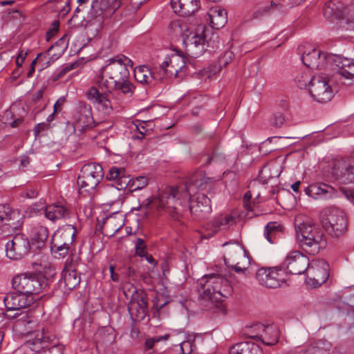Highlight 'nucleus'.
Masks as SVG:
<instances>
[{
	"mask_svg": "<svg viewBox=\"0 0 354 354\" xmlns=\"http://www.w3.org/2000/svg\"><path fill=\"white\" fill-rule=\"evenodd\" d=\"M210 183V178H206L202 171H198L190 175L184 187H167L160 192L158 197L148 198L140 206L147 209L153 204L158 209L165 211L177 220L185 209L183 202L189 197L191 214L195 218L203 219L212 212L210 199L204 194L194 196L197 191L206 189Z\"/></svg>",
	"mask_w": 354,
	"mask_h": 354,
	"instance_id": "nucleus-1",
	"label": "nucleus"
},
{
	"mask_svg": "<svg viewBox=\"0 0 354 354\" xmlns=\"http://www.w3.org/2000/svg\"><path fill=\"white\" fill-rule=\"evenodd\" d=\"M115 57L109 59L106 64L93 78V85L86 92L87 99L97 104L104 113L109 114L113 107L107 93L120 91L124 95H132L133 85L129 81V71L124 64H120Z\"/></svg>",
	"mask_w": 354,
	"mask_h": 354,
	"instance_id": "nucleus-2",
	"label": "nucleus"
},
{
	"mask_svg": "<svg viewBox=\"0 0 354 354\" xmlns=\"http://www.w3.org/2000/svg\"><path fill=\"white\" fill-rule=\"evenodd\" d=\"M198 286L199 299L207 308L221 302L232 292L228 280L218 274L203 276L198 280Z\"/></svg>",
	"mask_w": 354,
	"mask_h": 354,
	"instance_id": "nucleus-3",
	"label": "nucleus"
},
{
	"mask_svg": "<svg viewBox=\"0 0 354 354\" xmlns=\"http://www.w3.org/2000/svg\"><path fill=\"white\" fill-rule=\"evenodd\" d=\"M295 230L301 248L310 255H315L327 245L326 237L323 230L306 221L295 224Z\"/></svg>",
	"mask_w": 354,
	"mask_h": 354,
	"instance_id": "nucleus-4",
	"label": "nucleus"
},
{
	"mask_svg": "<svg viewBox=\"0 0 354 354\" xmlns=\"http://www.w3.org/2000/svg\"><path fill=\"white\" fill-rule=\"evenodd\" d=\"M29 336L30 338L23 345L26 354H63L62 345L50 346V342L55 336L44 328L30 332Z\"/></svg>",
	"mask_w": 354,
	"mask_h": 354,
	"instance_id": "nucleus-5",
	"label": "nucleus"
},
{
	"mask_svg": "<svg viewBox=\"0 0 354 354\" xmlns=\"http://www.w3.org/2000/svg\"><path fill=\"white\" fill-rule=\"evenodd\" d=\"M12 286L17 292L32 297L44 290L48 286V281L41 274L26 272L15 276Z\"/></svg>",
	"mask_w": 354,
	"mask_h": 354,
	"instance_id": "nucleus-6",
	"label": "nucleus"
},
{
	"mask_svg": "<svg viewBox=\"0 0 354 354\" xmlns=\"http://www.w3.org/2000/svg\"><path fill=\"white\" fill-rule=\"evenodd\" d=\"M324 15L328 20L341 19L346 30H354V8H346L339 0H330L324 7Z\"/></svg>",
	"mask_w": 354,
	"mask_h": 354,
	"instance_id": "nucleus-7",
	"label": "nucleus"
},
{
	"mask_svg": "<svg viewBox=\"0 0 354 354\" xmlns=\"http://www.w3.org/2000/svg\"><path fill=\"white\" fill-rule=\"evenodd\" d=\"M104 176L102 167L95 162L84 165L77 177V183L81 194H90L100 183Z\"/></svg>",
	"mask_w": 354,
	"mask_h": 354,
	"instance_id": "nucleus-8",
	"label": "nucleus"
},
{
	"mask_svg": "<svg viewBox=\"0 0 354 354\" xmlns=\"http://www.w3.org/2000/svg\"><path fill=\"white\" fill-rule=\"evenodd\" d=\"M223 246H228L224 257L225 265L237 273L244 274L250 261L243 246L239 243H225Z\"/></svg>",
	"mask_w": 354,
	"mask_h": 354,
	"instance_id": "nucleus-9",
	"label": "nucleus"
},
{
	"mask_svg": "<svg viewBox=\"0 0 354 354\" xmlns=\"http://www.w3.org/2000/svg\"><path fill=\"white\" fill-rule=\"evenodd\" d=\"M322 225L332 236L339 237L347 231L348 220L344 212L337 208H330L326 216L322 218Z\"/></svg>",
	"mask_w": 354,
	"mask_h": 354,
	"instance_id": "nucleus-10",
	"label": "nucleus"
},
{
	"mask_svg": "<svg viewBox=\"0 0 354 354\" xmlns=\"http://www.w3.org/2000/svg\"><path fill=\"white\" fill-rule=\"evenodd\" d=\"M76 233V227L72 225H66L59 228L51 238V250L64 257L74 243Z\"/></svg>",
	"mask_w": 354,
	"mask_h": 354,
	"instance_id": "nucleus-11",
	"label": "nucleus"
},
{
	"mask_svg": "<svg viewBox=\"0 0 354 354\" xmlns=\"http://www.w3.org/2000/svg\"><path fill=\"white\" fill-rule=\"evenodd\" d=\"M162 75V80L166 77L182 78L185 72V58L179 50H176L158 67Z\"/></svg>",
	"mask_w": 354,
	"mask_h": 354,
	"instance_id": "nucleus-12",
	"label": "nucleus"
},
{
	"mask_svg": "<svg viewBox=\"0 0 354 354\" xmlns=\"http://www.w3.org/2000/svg\"><path fill=\"white\" fill-rule=\"evenodd\" d=\"M30 248L28 238L24 234L17 233L6 244V256L10 259L19 260L27 256Z\"/></svg>",
	"mask_w": 354,
	"mask_h": 354,
	"instance_id": "nucleus-13",
	"label": "nucleus"
},
{
	"mask_svg": "<svg viewBox=\"0 0 354 354\" xmlns=\"http://www.w3.org/2000/svg\"><path fill=\"white\" fill-rule=\"evenodd\" d=\"M311 97L319 103H326L334 96L333 90L329 84L327 77L315 75L313 83L309 88Z\"/></svg>",
	"mask_w": 354,
	"mask_h": 354,
	"instance_id": "nucleus-14",
	"label": "nucleus"
},
{
	"mask_svg": "<svg viewBox=\"0 0 354 354\" xmlns=\"http://www.w3.org/2000/svg\"><path fill=\"white\" fill-rule=\"evenodd\" d=\"M309 266L308 258L299 251L290 252L280 265V270L292 274H301Z\"/></svg>",
	"mask_w": 354,
	"mask_h": 354,
	"instance_id": "nucleus-15",
	"label": "nucleus"
},
{
	"mask_svg": "<svg viewBox=\"0 0 354 354\" xmlns=\"http://www.w3.org/2000/svg\"><path fill=\"white\" fill-rule=\"evenodd\" d=\"M334 62L333 70L336 75L344 84L354 83V59L335 56L333 58Z\"/></svg>",
	"mask_w": 354,
	"mask_h": 354,
	"instance_id": "nucleus-16",
	"label": "nucleus"
},
{
	"mask_svg": "<svg viewBox=\"0 0 354 354\" xmlns=\"http://www.w3.org/2000/svg\"><path fill=\"white\" fill-rule=\"evenodd\" d=\"M280 266L274 268H259L256 273V278L259 283L266 288H277L284 282L283 279L279 278Z\"/></svg>",
	"mask_w": 354,
	"mask_h": 354,
	"instance_id": "nucleus-17",
	"label": "nucleus"
},
{
	"mask_svg": "<svg viewBox=\"0 0 354 354\" xmlns=\"http://www.w3.org/2000/svg\"><path fill=\"white\" fill-rule=\"evenodd\" d=\"M75 127L79 131L91 128L94 124L91 106L86 102H80L74 115Z\"/></svg>",
	"mask_w": 354,
	"mask_h": 354,
	"instance_id": "nucleus-18",
	"label": "nucleus"
},
{
	"mask_svg": "<svg viewBox=\"0 0 354 354\" xmlns=\"http://www.w3.org/2000/svg\"><path fill=\"white\" fill-rule=\"evenodd\" d=\"M187 51L192 57H198L203 54L208 46L205 39V36L202 32L198 34L191 32L186 39H184Z\"/></svg>",
	"mask_w": 354,
	"mask_h": 354,
	"instance_id": "nucleus-19",
	"label": "nucleus"
},
{
	"mask_svg": "<svg viewBox=\"0 0 354 354\" xmlns=\"http://www.w3.org/2000/svg\"><path fill=\"white\" fill-rule=\"evenodd\" d=\"M236 218L231 214H220L205 225L206 238L212 237L221 230H227L236 224Z\"/></svg>",
	"mask_w": 354,
	"mask_h": 354,
	"instance_id": "nucleus-20",
	"label": "nucleus"
},
{
	"mask_svg": "<svg viewBox=\"0 0 354 354\" xmlns=\"http://www.w3.org/2000/svg\"><path fill=\"white\" fill-rule=\"evenodd\" d=\"M33 297L17 292H9L3 299L8 311L20 310L28 307L33 302Z\"/></svg>",
	"mask_w": 354,
	"mask_h": 354,
	"instance_id": "nucleus-21",
	"label": "nucleus"
},
{
	"mask_svg": "<svg viewBox=\"0 0 354 354\" xmlns=\"http://www.w3.org/2000/svg\"><path fill=\"white\" fill-rule=\"evenodd\" d=\"M111 0H93L89 12L90 17L102 21L109 18L115 12V9L111 5Z\"/></svg>",
	"mask_w": 354,
	"mask_h": 354,
	"instance_id": "nucleus-22",
	"label": "nucleus"
},
{
	"mask_svg": "<svg viewBox=\"0 0 354 354\" xmlns=\"http://www.w3.org/2000/svg\"><path fill=\"white\" fill-rule=\"evenodd\" d=\"M333 56L328 57L321 50L317 48H310L305 51L301 57V60L307 67L312 69H321L324 67L327 59L333 60Z\"/></svg>",
	"mask_w": 354,
	"mask_h": 354,
	"instance_id": "nucleus-23",
	"label": "nucleus"
},
{
	"mask_svg": "<svg viewBox=\"0 0 354 354\" xmlns=\"http://www.w3.org/2000/svg\"><path fill=\"white\" fill-rule=\"evenodd\" d=\"M332 174L335 179L342 184L354 183V164L348 165L344 160L335 162Z\"/></svg>",
	"mask_w": 354,
	"mask_h": 354,
	"instance_id": "nucleus-24",
	"label": "nucleus"
},
{
	"mask_svg": "<svg viewBox=\"0 0 354 354\" xmlns=\"http://www.w3.org/2000/svg\"><path fill=\"white\" fill-rule=\"evenodd\" d=\"M174 11L182 17L194 15L201 7L200 0H171Z\"/></svg>",
	"mask_w": 354,
	"mask_h": 354,
	"instance_id": "nucleus-25",
	"label": "nucleus"
},
{
	"mask_svg": "<svg viewBox=\"0 0 354 354\" xmlns=\"http://www.w3.org/2000/svg\"><path fill=\"white\" fill-rule=\"evenodd\" d=\"M254 327L263 333L261 335L252 336V338L261 340L263 344L267 346H272L278 342L279 330L275 325L264 326L258 324Z\"/></svg>",
	"mask_w": 354,
	"mask_h": 354,
	"instance_id": "nucleus-26",
	"label": "nucleus"
},
{
	"mask_svg": "<svg viewBox=\"0 0 354 354\" xmlns=\"http://www.w3.org/2000/svg\"><path fill=\"white\" fill-rule=\"evenodd\" d=\"M24 215L20 210L10 207L8 214L3 218L5 223L2 225V230L15 232L21 229L24 224Z\"/></svg>",
	"mask_w": 354,
	"mask_h": 354,
	"instance_id": "nucleus-27",
	"label": "nucleus"
},
{
	"mask_svg": "<svg viewBox=\"0 0 354 354\" xmlns=\"http://www.w3.org/2000/svg\"><path fill=\"white\" fill-rule=\"evenodd\" d=\"M134 77L137 82L142 84H153V81H162V75L158 67L151 71L147 66H140L134 70Z\"/></svg>",
	"mask_w": 354,
	"mask_h": 354,
	"instance_id": "nucleus-28",
	"label": "nucleus"
},
{
	"mask_svg": "<svg viewBox=\"0 0 354 354\" xmlns=\"http://www.w3.org/2000/svg\"><path fill=\"white\" fill-rule=\"evenodd\" d=\"M306 195L314 199H328L335 194L334 188L325 183H313L304 189Z\"/></svg>",
	"mask_w": 354,
	"mask_h": 354,
	"instance_id": "nucleus-29",
	"label": "nucleus"
},
{
	"mask_svg": "<svg viewBox=\"0 0 354 354\" xmlns=\"http://www.w3.org/2000/svg\"><path fill=\"white\" fill-rule=\"evenodd\" d=\"M61 283H64L66 290H73L80 282V274L71 263H66L62 272Z\"/></svg>",
	"mask_w": 354,
	"mask_h": 354,
	"instance_id": "nucleus-30",
	"label": "nucleus"
},
{
	"mask_svg": "<svg viewBox=\"0 0 354 354\" xmlns=\"http://www.w3.org/2000/svg\"><path fill=\"white\" fill-rule=\"evenodd\" d=\"M106 178L109 180L115 181L116 188L118 190L127 188L130 182V178L127 175L126 171L123 167H111L106 176Z\"/></svg>",
	"mask_w": 354,
	"mask_h": 354,
	"instance_id": "nucleus-31",
	"label": "nucleus"
},
{
	"mask_svg": "<svg viewBox=\"0 0 354 354\" xmlns=\"http://www.w3.org/2000/svg\"><path fill=\"white\" fill-rule=\"evenodd\" d=\"M207 17L209 24L216 29L223 27L227 21L226 10L218 6L209 8Z\"/></svg>",
	"mask_w": 354,
	"mask_h": 354,
	"instance_id": "nucleus-32",
	"label": "nucleus"
},
{
	"mask_svg": "<svg viewBox=\"0 0 354 354\" xmlns=\"http://www.w3.org/2000/svg\"><path fill=\"white\" fill-rule=\"evenodd\" d=\"M69 216V209L60 203H53L46 207L45 216L52 221L68 218Z\"/></svg>",
	"mask_w": 354,
	"mask_h": 354,
	"instance_id": "nucleus-33",
	"label": "nucleus"
},
{
	"mask_svg": "<svg viewBox=\"0 0 354 354\" xmlns=\"http://www.w3.org/2000/svg\"><path fill=\"white\" fill-rule=\"evenodd\" d=\"M313 278H309L308 279V283L309 281L313 280L315 283L313 285L320 286L325 283L329 277V266L328 263L322 260L316 264L315 267H313Z\"/></svg>",
	"mask_w": 354,
	"mask_h": 354,
	"instance_id": "nucleus-34",
	"label": "nucleus"
},
{
	"mask_svg": "<svg viewBox=\"0 0 354 354\" xmlns=\"http://www.w3.org/2000/svg\"><path fill=\"white\" fill-rule=\"evenodd\" d=\"M229 354H263V352L260 346L252 342H242L232 346Z\"/></svg>",
	"mask_w": 354,
	"mask_h": 354,
	"instance_id": "nucleus-35",
	"label": "nucleus"
},
{
	"mask_svg": "<svg viewBox=\"0 0 354 354\" xmlns=\"http://www.w3.org/2000/svg\"><path fill=\"white\" fill-rule=\"evenodd\" d=\"M234 57V53L231 50L225 51L218 59V64L211 65L205 68L204 73H206L208 78L219 72L223 66H227Z\"/></svg>",
	"mask_w": 354,
	"mask_h": 354,
	"instance_id": "nucleus-36",
	"label": "nucleus"
},
{
	"mask_svg": "<svg viewBox=\"0 0 354 354\" xmlns=\"http://www.w3.org/2000/svg\"><path fill=\"white\" fill-rule=\"evenodd\" d=\"M30 236L33 245H36L38 249L41 248L48 237V230L47 227L37 225L32 227L30 232Z\"/></svg>",
	"mask_w": 354,
	"mask_h": 354,
	"instance_id": "nucleus-37",
	"label": "nucleus"
},
{
	"mask_svg": "<svg viewBox=\"0 0 354 354\" xmlns=\"http://www.w3.org/2000/svg\"><path fill=\"white\" fill-rule=\"evenodd\" d=\"M283 227L277 222L268 223L264 229V236L270 243H274L278 234L282 231Z\"/></svg>",
	"mask_w": 354,
	"mask_h": 354,
	"instance_id": "nucleus-38",
	"label": "nucleus"
},
{
	"mask_svg": "<svg viewBox=\"0 0 354 354\" xmlns=\"http://www.w3.org/2000/svg\"><path fill=\"white\" fill-rule=\"evenodd\" d=\"M313 79H314V75H312V73L309 71H301L298 73L295 77V82L299 88H308L309 90L313 83Z\"/></svg>",
	"mask_w": 354,
	"mask_h": 354,
	"instance_id": "nucleus-39",
	"label": "nucleus"
},
{
	"mask_svg": "<svg viewBox=\"0 0 354 354\" xmlns=\"http://www.w3.org/2000/svg\"><path fill=\"white\" fill-rule=\"evenodd\" d=\"M131 289L132 295L129 301H133L137 305V307L144 310V312L147 314L148 302L146 297L142 293H138L136 288L133 286Z\"/></svg>",
	"mask_w": 354,
	"mask_h": 354,
	"instance_id": "nucleus-40",
	"label": "nucleus"
},
{
	"mask_svg": "<svg viewBox=\"0 0 354 354\" xmlns=\"http://www.w3.org/2000/svg\"><path fill=\"white\" fill-rule=\"evenodd\" d=\"M148 184L149 178L145 176H140L135 178H130L128 187L131 191H136L146 187Z\"/></svg>",
	"mask_w": 354,
	"mask_h": 354,
	"instance_id": "nucleus-41",
	"label": "nucleus"
},
{
	"mask_svg": "<svg viewBox=\"0 0 354 354\" xmlns=\"http://www.w3.org/2000/svg\"><path fill=\"white\" fill-rule=\"evenodd\" d=\"M128 311L133 319L136 321H142L145 319L146 313L144 310L137 307V305L133 301H129L128 305Z\"/></svg>",
	"mask_w": 354,
	"mask_h": 354,
	"instance_id": "nucleus-42",
	"label": "nucleus"
},
{
	"mask_svg": "<svg viewBox=\"0 0 354 354\" xmlns=\"http://www.w3.org/2000/svg\"><path fill=\"white\" fill-rule=\"evenodd\" d=\"M290 6V4L286 0H272L270 2L269 6H266L262 8L264 12H268L270 11H279L281 12L284 8Z\"/></svg>",
	"mask_w": 354,
	"mask_h": 354,
	"instance_id": "nucleus-43",
	"label": "nucleus"
},
{
	"mask_svg": "<svg viewBox=\"0 0 354 354\" xmlns=\"http://www.w3.org/2000/svg\"><path fill=\"white\" fill-rule=\"evenodd\" d=\"M136 253L138 256L143 258L147 255V245L145 241L141 238H138L135 244Z\"/></svg>",
	"mask_w": 354,
	"mask_h": 354,
	"instance_id": "nucleus-44",
	"label": "nucleus"
},
{
	"mask_svg": "<svg viewBox=\"0 0 354 354\" xmlns=\"http://www.w3.org/2000/svg\"><path fill=\"white\" fill-rule=\"evenodd\" d=\"M77 64L75 63L71 64L70 65L66 66L64 68H61L59 71L53 77V80L57 81L61 77H62L65 74H66L70 71L74 69Z\"/></svg>",
	"mask_w": 354,
	"mask_h": 354,
	"instance_id": "nucleus-45",
	"label": "nucleus"
},
{
	"mask_svg": "<svg viewBox=\"0 0 354 354\" xmlns=\"http://www.w3.org/2000/svg\"><path fill=\"white\" fill-rule=\"evenodd\" d=\"M286 121L285 115L280 112H276L273 114L272 124L276 127H281Z\"/></svg>",
	"mask_w": 354,
	"mask_h": 354,
	"instance_id": "nucleus-46",
	"label": "nucleus"
},
{
	"mask_svg": "<svg viewBox=\"0 0 354 354\" xmlns=\"http://www.w3.org/2000/svg\"><path fill=\"white\" fill-rule=\"evenodd\" d=\"M224 156L218 152L217 149H214L212 151L211 154L207 155V164H210L212 161H220L224 159Z\"/></svg>",
	"mask_w": 354,
	"mask_h": 354,
	"instance_id": "nucleus-47",
	"label": "nucleus"
},
{
	"mask_svg": "<svg viewBox=\"0 0 354 354\" xmlns=\"http://www.w3.org/2000/svg\"><path fill=\"white\" fill-rule=\"evenodd\" d=\"M194 345L191 341H183L180 344V349L183 354H190L194 349Z\"/></svg>",
	"mask_w": 354,
	"mask_h": 354,
	"instance_id": "nucleus-48",
	"label": "nucleus"
},
{
	"mask_svg": "<svg viewBox=\"0 0 354 354\" xmlns=\"http://www.w3.org/2000/svg\"><path fill=\"white\" fill-rule=\"evenodd\" d=\"M38 190L36 187H30L21 192V196L27 198H34L37 196Z\"/></svg>",
	"mask_w": 354,
	"mask_h": 354,
	"instance_id": "nucleus-49",
	"label": "nucleus"
},
{
	"mask_svg": "<svg viewBox=\"0 0 354 354\" xmlns=\"http://www.w3.org/2000/svg\"><path fill=\"white\" fill-rule=\"evenodd\" d=\"M167 339V335H165L163 337L147 339L145 341V347L147 349H151L153 347V346L156 343L159 342L161 339Z\"/></svg>",
	"mask_w": 354,
	"mask_h": 354,
	"instance_id": "nucleus-50",
	"label": "nucleus"
},
{
	"mask_svg": "<svg viewBox=\"0 0 354 354\" xmlns=\"http://www.w3.org/2000/svg\"><path fill=\"white\" fill-rule=\"evenodd\" d=\"M115 219V218L113 215L103 218L102 220V228L103 230L109 228L112 225L114 224Z\"/></svg>",
	"mask_w": 354,
	"mask_h": 354,
	"instance_id": "nucleus-51",
	"label": "nucleus"
},
{
	"mask_svg": "<svg viewBox=\"0 0 354 354\" xmlns=\"http://www.w3.org/2000/svg\"><path fill=\"white\" fill-rule=\"evenodd\" d=\"M116 59H120L119 60L120 64H122L124 65L126 68H127V66L130 67H133V61L129 59V57L123 55H118L115 57Z\"/></svg>",
	"mask_w": 354,
	"mask_h": 354,
	"instance_id": "nucleus-52",
	"label": "nucleus"
},
{
	"mask_svg": "<svg viewBox=\"0 0 354 354\" xmlns=\"http://www.w3.org/2000/svg\"><path fill=\"white\" fill-rule=\"evenodd\" d=\"M341 192L354 205V189L344 187L340 188Z\"/></svg>",
	"mask_w": 354,
	"mask_h": 354,
	"instance_id": "nucleus-53",
	"label": "nucleus"
},
{
	"mask_svg": "<svg viewBox=\"0 0 354 354\" xmlns=\"http://www.w3.org/2000/svg\"><path fill=\"white\" fill-rule=\"evenodd\" d=\"M27 52L24 51V50H21L19 53L17 55V57L16 58V64L18 68H20L22 66L24 60L26 57Z\"/></svg>",
	"mask_w": 354,
	"mask_h": 354,
	"instance_id": "nucleus-54",
	"label": "nucleus"
},
{
	"mask_svg": "<svg viewBox=\"0 0 354 354\" xmlns=\"http://www.w3.org/2000/svg\"><path fill=\"white\" fill-rule=\"evenodd\" d=\"M50 127V124L46 122H41L37 124L35 127V134L38 136L41 131Z\"/></svg>",
	"mask_w": 354,
	"mask_h": 354,
	"instance_id": "nucleus-55",
	"label": "nucleus"
},
{
	"mask_svg": "<svg viewBox=\"0 0 354 354\" xmlns=\"http://www.w3.org/2000/svg\"><path fill=\"white\" fill-rule=\"evenodd\" d=\"M42 56V53H39L37 57L33 59L30 64V70L27 74L28 77H30L32 76L33 73L35 71V65L37 64V59H39Z\"/></svg>",
	"mask_w": 354,
	"mask_h": 354,
	"instance_id": "nucleus-56",
	"label": "nucleus"
},
{
	"mask_svg": "<svg viewBox=\"0 0 354 354\" xmlns=\"http://www.w3.org/2000/svg\"><path fill=\"white\" fill-rule=\"evenodd\" d=\"M59 23L58 21H55L53 24V28H50L48 32H47V40L49 39V38L52 36L54 35V34H55L58 29H59Z\"/></svg>",
	"mask_w": 354,
	"mask_h": 354,
	"instance_id": "nucleus-57",
	"label": "nucleus"
},
{
	"mask_svg": "<svg viewBox=\"0 0 354 354\" xmlns=\"http://www.w3.org/2000/svg\"><path fill=\"white\" fill-rule=\"evenodd\" d=\"M10 206L6 204H1L0 205V221H3V218L6 214H8Z\"/></svg>",
	"mask_w": 354,
	"mask_h": 354,
	"instance_id": "nucleus-58",
	"label": "nucleus"
},
{
	"mask_svg": "<svg viewBox=\"0 0 354 354\" xmlns=\"http://www.w3.org/2000/svg\"><path fill=\"white\" fill-rule=\"evenodd\" d=\"M65 102V98L64 97H59L56 102L54 104V113H56L57 111H60L61 106L63 105V104Z\"/></svg>",
	"mask_w": 354,
	"mask_h": 354,
	"instance_id": "nucleus-59",
	"label": "nucleus"
},
{
	"mask_svg": "<svg viewBox=\"0 0 354 354\" xmlns=\"http://www.w3.org/2000/svg\"><path fill=\"white\" fill-rule=\"evenodd\" d=\"M145 122L140 123L138 125H136V129L138 131L139 133L141 135V138L144 137L147 132V129L144 126Z\"/></svg>",
	"mask_w": 354,
	"mask_h": 354,
	"instance_id": "nucleus-60",
	"label": "nucleus"
},
{
	"mask_svg": "<svg viewBox=\"0 0 354 354\" xmlns=\"http://www.w3.org/2000/svg\"><path fill=\"white\" fill-rule=\"evenodd\" d=\"M252 198V194L250 191H248L243 196V202H244V204H245V207L249 209V205L248 204V203L250 201V200Z\"/></svg>",
	"mask_w": 354,
	"mask_h": 354,
	"instance_id": "nucleus-61",
	"label": "nucleus"
},
{
	"mask_svg": "<svg viewBox=\"0 0 354 354\" xmlns=\"http://www.w3.org/2000/svg\"><path fill=\"white\" fill-rule=\"evenodd\" d=\"M114 269V266L113 265H111L109 267L111 278L113 281H118L119 279V277L118 274L115 273Z\"/></svg>",
	"mask_w": 354,
	"mask_h": 354,
	"instance_id": "nucleus-62",
	"label": "nucleus"
},
{
	"mask_svg": "<svg viewBox=\"0 0 354 354\" xmlns=\"http://www.w3.org/2000/svg\"><path fill=\"white\" fill-rule=\"evenodd\" d=\"M143 258H145V259L147 261L148 263L153 265V266H156L157 264L156 261L154 259V258L152 257V255L149 254L147 253L146 256H144Z\"/></svg>",
	"mask_w": 354,
	"mask_h": 354,
	"instance_id": "nucleus-63",
	"label": "nucleus"
},
{
	"mask_svg": "<svg viewBox=\"0 0 354 354\" xmlns=\"http://www.w3.org/2000/svg\"><path fill=\"white\" fill-rule=\"evenodd\" d=\"M301 182L299 180L293 183L291 186L292 190L295 192H298Z\"/></svg>",
	"mask_w": 354,
	"mask_h": 354,
	"instance_id": "nucleus-64",
	"label": "nucleus"
}]
</instances>
